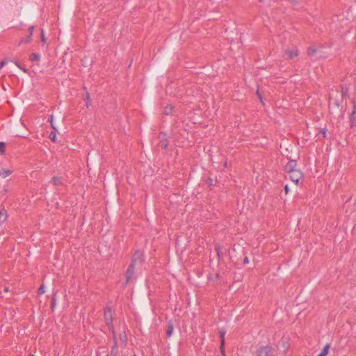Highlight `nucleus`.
I'll list each match as a JSON object with an SVG mask.
<instances>
[{
  "label": "nucleus",
  "mask_w": 356,
  "mask_h": 356,
  "mask_svg": "<svg viewBox=\"0 0 356 356\" xmlns=\"http://www.w3.org/2000/svg\"><path fill=\"white\" fill-rule=\"evenodd\" d=\"M275 349L269 345L262 346L257 348V356H274Z\"/></svg>",
  "instance_id": "obj_1"
},
{
  "label": "nucleus",
  "mask_w": 356,
  "mask_h": 356,
  "mask_svg": "<svg viewBox=\"0 0 356 356\" xmlns=\"http://www.w3.org/2000/svg\"><path fill=\"white\" fill-rule=\"evenodd\" d=\"M350 127H353L356 121V108H353L352 113L349 116Z\"/></svg>",
  "instance_id": "obj_14"
},
{
  "label": "nucleus",
  "mask_w": 356,
  "mask_h": 356,
  "mask_svg": "<svg viewBox=\"0 0 356 356\" xmlns=\"http://www.w3.org/2000/svg\"><path fill=\"white\" fill-rule=\"evenodd\" d=\"M29 59L33 62L38 61L40 60V54L38 53H32L29 56Z\"/></svg>",
  "instance_id": "obj_22"
},
{
  "label": "nucleus",
  "mask_w": 356,
  "mask_h": 356,
  "mask_svg": "<svg viewBox=\"0 0 356 356\" xmlns=\"http://www.w3.org/2000/svg\"><path fill=\"white\" fill-rule=\"evenodd\" d=\"M7 63V61L6 60H3L0 62V68L1 69L4 65H6Z\"/></svg>",
  "instance_id": "obj_39"
},
{
  "label": "nucleus",
  "mask_w": 356,
  "mask_h": 356,
  "mask_svg": "<svg viewBox=\"0 0 356 356\" xmlns=\"http://www.w3.org/2000/svg\"><path fill=\"white\" fill-rule=\"evenodd\" d=\"M4 291L7 292L8 291V288H5Z\"/></svg>",
  "instance_id": "obj_47"
},
{
  "label": "nucleus",
  "mask_w": 356,
  "mask_h": 356,
  "mask_svg": "<svg viewBox=\"0 0 356 356\" xmlns=\"http://www.w3.org/2000/svg\"><path fill=\"white\" fill-rule=\"evenodd\" d=\"M326 131L325 128L321 129L316 134V137L320 140L321 138H325L326 137Z\"/></svg>",
  "instance_id": "obj_17"
},
{
  "label": "nucleus",
  "mask_w": 356,
  "mask_h": 356,
  "mask_svg": "<svg viewBox=\"0 0 356 356\" xmlns=\"http://www.w3.org/2000/svg\"><path fill=\"white\" fill-rule=\"evenodd\" d=\"M225 344L220 345V353H221L222 356H226V355H225Z\"/></svg>",
  "instance_id": "obj_32"
},
{
  "label": "nucleus",
  "mask_w": 356,
  "mask_h": 356,
  "mask_svg": "<svg viewBox=\"0 0 356 356\" xmlns=\"http://www.w3.org/2000/svg\"><path fill=\"white\" fill-rule=\"evenodd\" d=\"M134 274H135V266L129 264L127 268V270L126 271V274H125L126 280H125V282L124 284V286H127L128 283L133 279Z\"/></svg>",
  "instance_id": "obj_4"
},
{
  "label": "nucleus",
  "mask_w": 356,
  "mask_h": 356,
  "mask_svg": "<svg viewBox=\"0 0 356 356\" xmlns=\"http://www.w3.org/2000/svg\"><path fill=\"white\" fill-rule=\"evenodd\" d=\"M41 40H42V42H46V38H45V37H44V31H43V30H42V31H41Z\"/></svg>",
  "instance_id": "obj_38"
},
{
  "label": "nucleus",
  "mask_w": 356,
  "mask_h": 356,
  "mask_svg": "<svg viewBox=\"0 0 356 356\" xmlns=\"http://www.w3.org/2000/svg\"><path fill=\"white\" fill-rule=\"evenodd\" d=\"M49 139H50L51 141H53V142H56V134L55 131H51V132L49 134Z\"/></svg>",
  "instance_id": "obj_30"
},
{
  "label": "nucleus",
  "mask_w": 356,
  "mask_h": 356,
  "mask_svg": "<svg viewBox=\"0 0 356 356\" xmlns=\"http://www.w3.org/2000/svg\"><path fill=\"white\" fill-rule=\"evenodd\" d=\"M330 347V344L327 343L323 348L321 353L318 354L317 356H326L328 354Z\"/></svg>",
  "instance_id": "obj_20"
},
{
  "label": "nucleus",
  "mask_w": 356,
  "mask_h": 356,
  "mask_svg": "<svg viewBox=\"0 0 356 356\" xmlns=\"http://www.w3.org/2000/svg\"><path fill=\"white\" fill-rule=\"evenodd\" d=\"M51 183L54 186H61L63 184L62 178L58 177H53L51 179Z\"/></svg>",
  "instance_id": "obj_16"
},
{
  "label": "nucleus",
  "mask_w": 356,
  "mask_h": 356,
  "mask_svg": "<svg viewBox=\"0 0 356 356\" xmlns=\"http://www.w3.org/2000/svg\"><path fill=\"white\" fill-rule=\"evenodd\" d=\"M289 179L296 184H298L299 180L302 177V173L300 170H295L288 173Z\"/></svg>",
  "instance_id": "obj_3"
},
{
  "label": "nucleus",
  "mask_w": 356,
  "mask_h": 356,
  "mask_svg": "<svg viewBox=\"0 0 356 356\" xmlns=\"http://www.w3.org/2000/svg\"><path fill=\"white\" fill-rule=\"evenodd\" d=\"M7 192H8V189L4 188V189L3 190V193L4 194H6Z\"/></svg>",
  "instance_id": "obj_44"
},
{
  "label": "nucleus",
  "mask_w": 356,
  "mask_h": 356,
  "mask_svg": "<svg viewBox=\"0 0 356 356\" xmlns=\"http://www.w3.org/2000/svg\"><path fill=\"white\" fill-rule=\"evenodd\" d=\"M174 330V325L172 321L168 322L166 328V336L170 337Z\"/></svg>",
  "instance_id": "obj_12"
},
{
  "label": "nucleus",
  "mask_w": 356,
  "mask_h": 356,
  "mask_svg": "<svg viewBox=\"0 0 356 356\" xmlns=\"http://www.w3.org/2000/svg\"><path fill=\"white\" fill-rule=\"evenodd\" d=\"M31 38H30V36H27L26 38H23L19 42L18 45H20L22 43H25V44L29 43L31 42Z\"/></svg>",
  "instance_id": "obj_26"
},
{
  "label": "nucleus",
  "mask_w": 356,
  "mask_h": 356,
  "mask_svg": "<svg viewBox=\"0 0 356 356\" xmlns=\"http://www.w3.org/2000/svg\"><path fill=\"white\" fill-rule=\"evenodd\" d=\"M106 356H108V355Z\"/></svg>",
  "instance_id": "obj_49"
},
{
  "label": "nucleus",
  "mask_w": 356,
  "mask_h": 356,
  "mask_svg": "<svg viewBox=\"0 0 356 356\" xmlns=\"http://www.w3.org/2000/svg\"><path fill=\"white\" fill-rule=\"evenodd\" d=\"M83 90L85 91L86 93V91H88L87 88L85 86L83 87Z\"/></svg>",
  "instance_id": "obj_45"
},
{
  "label": "nucleus",
  "mask_w": 356,
  "mask_h": 356,
  "mask_svg": "<svg viewBox=\"0 0 356 356\" xmlns=\"http://www.w3.org/2000/svg\"><path fill=\"white\" fill-rule=\"evenodd\" d=\"M6 151V143L0 142V155H2L5 153Z\"/></svg>",
  "instance_id": "obj_28"
},
{
  "label": "nucleus",
  "mask_w": 356,
  "mask_h": 356,
  "mask_svg": "<svg viewBox=\"0 0 356 356\" xmlns=\"http://www.w3.org/2000/svg\"><path fill=\"white\" fill-rule=\"evenodd\" d=\"M249 262V259H248V257L247 256H245L243 259V264H246Z\"/></svg>",
  "instance_id": "obj_40"
},
{
  "label": "nucleus",
  "mask_w": 356,
  "mask_h": 356,
  "mask_svg": "<svg viewBox=\"0 0 356 356\" xmlns=\"http://www.w3.org/2000/svg\"><path fill=\"white\" fill-rule=\"evenodd\" d=\"M161 136L162 138H161L159 145L162 149H166L168 147L169 141L167 139L166 134L165 133L161 132L159 138Z\"/></svg>",
  "instance_id": "obj_9"
},
{
  "label": "nucleus",
  "mask_w": 356,
  "mask_h": 356,
  "mask_svg": "<svg viewBox=\"0 0 356 356\" xmlns=\"http://www.w3.org/2000/svg\"><path fill=\"white\" fill-rule=\"evenodd\" d=\"M55 307H56V293L53 295V296L51 298V309L52 312H54Z\"/></svg>",
  "instance_id": "obj_25"
},
{
  "label": "nucleus",
  "mask_w": 356,
  "mask_h": 356,
  "mask_svg": "<svg viewBox=\"0 0 356 356\" xmlns=\"http://www.w3.org/2000/svg\"><path fill=\"white\" fill-rule=\"evenodd\" d=\"M13 173V171L10 170H6V169H2V170H0V177H6L9 175H10L11 174Z\"/></svg>",
  "instance_id": "obj_18"
},
{
  "label": "nucleus",
  "mask_w": 356,
  "mask_h": 356,
  "mask_svg": "<svg viewBox=\"0 0 356 356\" xmlns=\"http://www.w3.org/2000/svg\"><path fill=\"white\" fill-rule=\"evenodd\" d=\"M225 334H226V332L224 330H220L219 331V334H220V345L225 344Z\"/></svg>",
  "instance_id": "obj_21"
},
{
  "label": "nucleus",
  "mask_w": 356,
  "mask_h": 356,
  "mask_svg": "<svg viewBox=\"0 0 356 356\" xmlns=\"http://www.w3.org/2000/svg\"><path fill=\"white\" fill-rule=\"evenodd\" d=\"M256 93H257V97H259V99H260L261 102H263L262 97H261V92H260V91H259V89H257V90Z\"/></svg>",
  "instance_id": "obj_36"
},
{
  "label": "nucleus",
  "mask_w": 356,
  "mask_h": 356,
  "mask_svg": "<svg viewBox=\"0 0 356 356\" xmlns=\"http://www.w3.org/2000/svg\"><path fill=\"white\" fill-rule=\"evenodd\" d=\"M206 184L209 186H214L216 184V180L213 179L212 178L209 177L206 180Z\"/></svg>",
  "instance_id": "obj_29"
},
{
  "label": "nucleus",
  "mask_w": 356,
  "mask_h": 356,
  "mask_svg": "<svg viewBox=\"0 0 356 356\" xmlns=\"http://www.w3.org/2000/svg\"><path fill=\"white\" fill-rule=\"evenodd\" d=\"M341 101L346 99L348 97V88L346 85H341Z\"/></svg>",
  "instance_id": "obj_13"
},
{
  "label": "nucleus",
  "mask_w": 356,
  "mask_h": 356,
  "mask_svg": "<svg viewBox=\"0 0 356 356\" xmlns=\"http://www.w3.org/2000/svg\"><path fill=\"white\" fill-rule=\"evenodd\" d=\"M44 293V285H41L39 289H38V295H41V294H43Z\"/></svg>",
  "instance_id": "obj_33"
},
{
  "label": "nucleus",
  "mask_w": 356,
  "mask_h": 356,
  "mask_svg": "<svg viewBox=\"0 0 356 356\" xmlns=\"http://www.w3.org/2000/svg\"><path fill=\"white\" fill-rule=\"evenodd\" d=\"M318 51V49H317L316 47H315L314 46L309 47L307 50V53L308 56H315Z\"/></svg>",
  "instance_id": "obj_15"
},
{
  "label": "nucleus",
  "mask_w": 356,
  "mask_h": 356,
  "mask_svg": "<svg viewBox=\"0 0 356 356\" xmlns=\"http://www.w3.org/2000/svg\"><path fill=\"white\" fill-rule=\"evenodd\" d=\"M330 103L332 102V104H334L337 107H339L340 105L341 104V102H343L341 101V99L339 101L336 99H333L332 97H330Z\"/></svg>",
  "instance_id": "obj_24"
},
{
  "label": "nucleus",
  "mask_w": 356,
  "mask_h": 356,
  "mask_svg": "<svg viewBox=\"0 0 356 356\" xmlns=\"http://www.w3.org/2000/svg\"><path fill=\"white\" fill-rule=\"evenodd\" d=\"M53 115H51L49 117V119H48V121L50 122V123L53 122Z\"/></svg>",
  "instance_id": "obj_42"
},
{
  "label": "nucleus",
  "mask_w": 356,
  "mask_h": 356,
  "mask_svg": "<svg viewBox=\"0 0 356 356\" xmlns=\"http://www.w3.org/2000/svg\"><path fill=\"white\" fill-rule=\"evenodd\" d=\"M33 31H34V26H30L29 28V35L28 36H30V38H31L33 35Z\"/></svg>",
  "instance_id": "obj_35"
},
{
  "label": "nucleus",
  "mask_w": 356,
  "mask_h": 356,
  "mask_svg": "<svg viewBox=\"0 0 356 356\" xmlns=\"http://www.w3.org/2000/svg\"><path fill=\"white\" fill-rule=\"evenodd\" d=\"M104 317L105 320V323L106 325H112L113 323V316L111 312V308L110 307H106L104 309Z\"/></svg>",
  "instance_id": "obj_5"
},
{
  "label": "nucleus",
  "mask_w": 356,
  "mask_h": 356,
  "mask_svg": "<svg viewBox=\"0 0 356 356\" xmlns=\"http://www.w3.org/2000/svg\"><path fill=\"white\" fill-rule=\"evenodd\" d=\"M173 107L171 105L166 106L163 109V113L165 115H169L172 112Z\"/></svg>",
  "instance_id": "obj_23"
},
{
  "label": "nucleus",
  "mask_w": 356,
  "mask_h": 356,
  "mask_svg": "<svg viewBox=\"0 0 356 356\" xmlns=\"http://www.w3.org/2000/svg\"><path fill=\"white\" fill-rule=\"evenodd\" d=\"M85 99L86 101V107L88 108L91 103L90 94H89L88 91H86Z\"/></svg>",
  "instance_id": "obj_27"
},
{
  "label": "nucleus",
  "mask_w": 356,
  "mask_h": 356,
  "mask_svg": "<svg viewBox=\"0 0 356 356\" xmlns=\"http://www.w3.org/2000/svg\"><path fill=\"white\" fill-rule=\"evenodd\" d=\"M30 356H35V355H33V354H31V355H30Z\"/></svg>",
  "instance_id": "obj_48"
},
{
  "label": "nucleus",
  "mask_w": 356,
  "mask_h": 356,
  "mask_svg": "<svg viewBox=\"0 0 356 356\" xmlns=\"http://www.w3.org/2000/svg\"><path fill=\"white\" fill-rule=\"evenodd\" d=\"M284 191H285L286 194H287V193H289V188L288 185H285V186H284Z\"/></svg>",
  "instance_id": "obj_41"
},
{
  "label": "nucleus",
  "mask_w": 356,
  "mask_h": 356,
  "mask_svg": "<svg viewBox=\"0 0 356 356\" xmlns=\"http://www.w3.org/2000/svg\"><path fill=\"white\" fill-rule=\"evenodd\" d=\"M6 219H7V212L5 209H1L0 211V223L5 222Z\"/></svg>",
  "instance_id": "obj_19"
},
{
  "label": "nucleus",
  "mask_w": 356,
  "mask_h": 356,
  "mask_svg": "<svg viewBox=\"0 0 356 356\" xmlns=\"http://www.w3.org/2000/svg\"><path fill=\"white\" fill-rule=\"evenodd\" d=\"M51 127L54 131H56V128L54 127V124L53 122L51 123Z\"/></svg>",
  "instance_id": "obj_43"
},
{
  "label": "nucleus",
  "mask_w": 356,
  "mask_h": 356,
  "mask_svg": "<svg viewBox=\"0 0 356 356\" xmlns=\"http://www.w3.org/2000/svg\"><path fill=\"white\" fill-rule=\"evenodd\" d=\"M214 249L216 252L218 261H222L223 259L224 255L227 253V250H225V252H222V248L219 243L215 244Z\"/></svg>",
  "instance_id": "obj_7"
},
{
  "label": "nucleus",
  "mask_w": 356,
  "mask_h": 356,
  "mask_svg": "<svg viewBox=\"0 0 356 356\" xmlns=\"http://www.w3.org/2000/svg\"><path fill=\"white\" fill-rule=\"evenodd\" d=\"M284 55L286 56L287 59H293L299 55V50L296 47L291 49H287L284 50Z\"/></svg>",
  "instance_id": "obj_6"
},
{
  "label": "nucleus",
  "mask_w": 356,
  "mask_h": 356,
  "mask_svg": "<svg viewBox=\"0 0 356 356\" xmlns=\"http://www.w3.org/2000/svg\"><path fill=\"white\" fill-rule=\"evenodd\" d=\"M112 340L113 342V345L111 347V350L110 352V356H117L118 354V346L116 336L112 337Z\"/></svg>",
  "instance_id": "obj_10"
},
{
  "label": "nucleus",
  "mask_w": 356,
  "mask_h": 356,
  "mask_svg": "<svg viewBox=\"0 0 356 356\" xmlns=\"http://www.w3.org/2000/svg\"><path fill=\"white\" fill-rule=\"evenodd\" d=\"M353 108H356V102L355 101H353Z\"/></svg>",
  "instance_id": "obj_46"
},
{
  "label": "nucleus",
  "mask_w": 356,
  "mask_h": 356,
  "mask_svg": "<svg viewBox=\"0 0 356 356\" xmlns=\"http://www.w3.org/2000/svg\"><path fill=\"white\" fill-rule=\"evenodd\" d=\"M15 63L16 66H17L24 72H26V73L29 72V70L26 68L22 67V66H21L20 64L17 61H15Z\"/></svg>",
  "instance_id": "obj_31"
},
{
  "label": "nucleus",
  "mask_w": 356,
  "mask_h": 356,
  "mask_svg": "<svg viewBox=\"0 0 356 356\" xmlns=\"http://www.w3.org/2000/svg\"><path fill=\"white\" fill-rule=\"evenodd\" d=\"M287 1L294 6L298 5L299 3V0H287Z\"/></svg>",
  "instance_id": "obj_37"
},
{
  "label": "nucleus",
  "mask_w": 356,
  "mask_h": 356,
  "mask_svg": "<svg viewBox=\"0 0 356 356\" xmlns=\"http://www.w3.org/2000/svg\"><path fill=\"white\" fill-rule=\"evenodd\" d=\"M109 328V330H111V332H112V334H113V337H114V336H116L115 335V329H114V326H113V324L112 323V325L110 326V325H107Z\"/></svg>",
  "instance_id": "obj_34"
},
{
  "label": "nucleus",
  "mask_w": 356,
  "mask_h": 356,
  "mask_svg": "<svg viewBox=\"0 0 356 356\" xmlns=\"http://www.w3.org/2000/svg\"><path fill=\"white\" fill-rule=\"evenodd\" d=\"M297 162L296 160L291 159L284 166V171L287 173L296 170Z\"/></svg>",
  "instance_id": "obj_8"
},
{
  "label": "nucleus",
  "mask_w": 356,
  "mask_h": 356,
  "mask_svg": "<svg viewBox=\"0 0 356 356\" xmlns=\"http://www.w3.org/2000/svg\"><path fill=\"white\" fill-rule=\"evenodd\" d=\"M145 261L144 254L142 251L136 250L133 254L131 265L136 266L137 265H142Z\"/></svg>",
  "instance_id": "obj_2"
},
{
  "label": "nucleus",
  "mask_w": 356,
  "mask_h": 356,
  "mask_svg": "<svg viewBox=\"0 0 356 356\" xmlns=\"http://www.w3.org/2000/svg\"><path fill=\"white\" fill-rule=\"evenodd\" d=\"M125 329H126V326L124 325L123 327V330L119 334V339L124 346H127V341H128V338H127V335L125 332Z\"/></svg>",
  "instance_id": "obj_11"
}]
</instances>
